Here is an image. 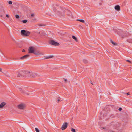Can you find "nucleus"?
<instances>
[{"mask_svg":"<svg viewBox=\"0 0 132 132\" xmlns=\"http://www.w3.org/2000/svg\"><path fill=\"white\" fill-rule=\"evenodd\" d=\"M24 73H26V75L31 78H35L39 76V75L36 73L33 72L31 71H25Z\"/></svg>","mask_w":132,"mask_h":132,"instance_id":"1","label":"nucleus"},{"mask_svg":"<svg viewBox=\"0 0 132 132\" xmlns=\"http://www.w3.org/2000/svg\"><path fill=\"white\" fill-rule=\"evenodd\" d=\"M21 35L27 37L29 36L30 34V32L25 30H21Z\"/></svg>","mask_w":132,"mask_h":132,"instance_id":"2","label":"nucleus"},{"mask_svg":"<svg viewBox=\"0 0 132 132\" xmlns=\"http://www.w3.org/2000/svg\"><path fill=\"white\" fill-rule=\"evenodd\" d=\"M26 107L25 104L23 103L20 104L17 106V107L19 109L21 110H24Z\"/></svg>","mask_w":132,"mask_h":132,"instance_id":"3","label":"nucleus"},{"mask_svg":"<svg viewBox=\"0 0 132 132\" xmlns=\"http://www.w3.org/2000/svg\"><path fill=\"white\" fill-rule=\"evenodd\" d=\"M25 71H21L19 72L17 74V76L19 77L25 76L26 75V73H24Z\"/></svg>","mask_w":132,"mask_h":132,"instance_id":"4","label":"nucleus"},{"mask_svg":"<svg viewBox=\"0 0 132 132\" xmlns=\"http://www.w3.org/2000/svg\"><path fill=\"white\" fill-rule=\"evenodd\" d=\"M50 43L51 44L55 46H58L59 45V43L53 40H51L50 41Z\"/></svg>","mask_w":132,"mask_h":132,"instance_id":"5","label":"nucleus"},{"mask_svg":"<svg viewBox=\"0 0 132 132\" xmlns=\"http://www.w3.org/2000/svg\"><path fill=\"white\" fill-rule=\"evenodd\" d=\"M29 53H33L35 52L34 48L33 47H29Z\"/></svg>","mask_w":132,"mask_h":132,"instance_id":"6","label":"nucleus"},{"mask_svg":"<svg viewBox=\"0 0 132 132\" xmlns=\"http://www.w3.org/2000/svg\"><path fill=\"white\" fill-rule=\"evenodd\" d=\"M34 54L36 55H38L39 56L43 54V53L39 50L35 51L34 52Z\"/></svg>","mask_w":132,"mask_h":132,"instance_id":"7","label":"nucleus"},{"mask_svg":"<svg viewBox=\"0 0 132 132\" xmlns=\"http://www.w3.org/2000/svg\"><path fill=\"white\" fill-rule=\"evenodd\" d=\"M68 123L67 122L64 123L61 127V129L62 130H65L67 127Z\"/></svg>","mask_w":132,"mask_h":132,"instance_id":"8","label":"nucleus"},{"mask_svg":"<svg viewBox=\"0 0 132 132\" xmlns=\"http://www.w3.org/2000/svg\"><path fill=\"white\" fill-rule=\"evenodd\" d=\"M6 103L5 102H2L0 104V108L3 107L5 105H6Z\"/></svg>","mask_w":132,"mask_h":132,"instance_id":"9","label":"nucleus"},{"mask_svg":"<svg viewBox=\"0 0 132 132\" xmlns=\"http://www.w3.org/2000/svg\"><path fill=\"white\" fill-rule=\"evenodd\" d=\"M29 55H26L24 56L21 57V59L22 60H23L25 59H26L29 56Z\"/></svg>","mask_w":132,"mask_h":132,"instance_id":"10","label":"nucleus"},{"mask_svg":"<svg viewBox=\"0 0 132 132\" xmlns=\"http://www.w3.org/2000/svg\"><path fill=\"white\" fill-rule=\"evenodd\" d=\"M115 9L117 11H119L120 10V7L119 5L116 6L114 7Z\"/></svg>","mask_w":132,"mask_h":132,"instance_id":"11","label":"nucleus"},{"mask_svg":"<svg viewBox=\"0 0 132 132\" xmlns=\"http://www.w3.org/2000/svg\"><path fill=\"white\" fill-rule=\"evenodd\" d=\"M19 89L20 91L22 93H25L26 92V90L24 89H23L21 88H19Z\"/></svg>","mask_w":132,"mask_h":132,"instance_id":"12","label":"nucleus"},{"mask_svg":"<svg viewBox=\"0 0 132 132\" xmlns=\"http://www.w3.org/2000/svg\"><path fill=\"white\" fill-rule=\"evenodd\" d=\"M72 38L75 40L76 41V42L78 41V40L77 39V38L74 36H72Z\"/></svg>","mask_w":132,"mask_h":132,"instance_id":"13","label":"nucleus"},{"mask_svg":"<svg viewBox=\"0 0 132 132\" xmlns=\"http://www.w3.org/2000/svg\"><path fill=\"white\" fill-rule=\"evenodd\" d=\"M77 21H78L80 22H82L84 23V20L82 19H77Z\"/></svg>","mask_w":132,"mask_h":132,"instance_id":"14","label":"nucleus"},{"mask_svg":"<svg viewBox=\"0 0 132 132\" xmlns=\"http://www.w3.org/2000/svg\"><path fill=\"white\" fill-rule=\"evenodd\" d=\"M71 130L72 132H75V129L72 128L71 129Z\"/></svg>","mask_w":132,"mask_h":132,"instance_id":"15","label":"nucleus"},{"mask_svg":"<svg viewBox=\"0 0 132 132\" xmlns=\"http://www.w3.org/2000/svg\"><path fill=\"white\" fill-rule=\"evenodd\" d=\"M27 21L26 20H24L22 21V22L24 23H26L27 22Z\"/></svg>","mask_w":132,"mask_h":132,"instance_id":"16","label":"nucleus"},{"mask_svg":"<svg viewBox=\"0 0 132 132\" xmlns=\"http://www.w3.org/2000/svg\"><path fill=\"white\" fill-rule=\"evenodd\" d=\"M35 130L36 132H39V130L38 128H35Z\"/></svg>","mask_w":132,"mask_h":132,"instance_id":"17","label":"nucleus"},{"mask_svg":"<svg viewBox=\"0 0 132 132\" xmlns=\"http://www.w3.org/2000/svg\"><path fill=\"white\" fill-rule=\"evenodd\" d=\"M101 129H106V128L105 127H101Z\"/></svg>","mask_w":132,"mask_h":132,"instance_id":"18","label":"nucleus"},{"mask_svg":"<svg viewBox=\"0 0 132 132\" xmlns=\"http://www.w3.org/2000/svg\"><path fill=\"white\" fill-rule=\"evenodd\" d=\"M113 45H117V43H115V42H113H113H112V43Z\"/></svg>","mask_w":132,"mask_h":132,"instance_id":"19","label":"nucleus"},{"mask_svg":"<svg viewBox=\"0 0 132 132\" xmlns=\"http://www.w3.org/2000/svg\"><path fill=\"white\" fill-rule=\"evenodd\" d=\"M15 17L17 19H19V16L18 15H15Z\"/></svg>","mask_w":132,"mask_h":132,"instance_id":"20","label":"nucleus"},{"mask_svg":"<svg viewBox=\"0 0 132 132\" xmlns=\"http://www.w3.org/2000/svg\"><path fill=\"white\" fill-rule=\"evenodd\" d=\"M83 62L85 63H87V61L85 60H83Z\"/></svg>","mask_w":132,"mask_h":132,"instance_id":"21","label":"nucleus"},{"mask_svg":"<svg viewBox=\"0 0 132 132\" xmlns=\"http://www.w3.org/2000/svg\"><path fill=\"white\" fill-rule=\"evenodd\" d=\"M9 4H12V2L11 1H9Z\"/></svg>","mask_w":132,"mask_h":132,"instance_id":"22","label":"nucleus"},{"mask_svg":"<svg viewBox=\"0 0 132 132\" xmlns=\"http://www.w3.org/2000/svg\"><path fill=\"white\" fill-rule=\"evenodd\" d=\"M122 110V109L121 108H119L118 109V110H119V111H121V110Z\"/></svg>","mask_w":132,"mask_h":132,"instance_id":"23","label":"nucleus"},{"mask_svg":"<svg viewBox=\"0 0 132 132\" xmlns=\"http://www.w3.org/2000/svg\"><path fill=\"white\" fill-rule=\"evenodd\" d=\"M52 57H53V56H50V57H47L46 58V59H48V58H50Z\"/></svg>","mask_w":132,"mask_h":132,"instance_id":"24","label":"nucleus"},{"mask_svg":"<svg viewBox=\"0 0 132 132\" xmlns=\"http://www.w3.org/2000/svg\"><path fill=\"white\" fill-rule=\"evenodd\" d=\"M126 61L128 62L131 63V61L130 60H127Z\"/></svg>","mask_w":132,"mask_h":132,"instance_id":"25","label":"nucleus"},{"mask_svg":"<svg viewBox=\"0 0 132 132\" xmlns=\"http://www.w3.org/2000/svg\"><path fill=\"white\" fill-rule=\"evenodd\" d=\"M34 14H31V16H34Z\"/></svg>","mask_w":132,"mask_h":132,"instance_id":"26","label":"nucleus"},{"mask_svg":"<svg viewBox=\"0 0 132 132\" xmlns=\"http://www.w3.org/2000/svg\"><path fill=\"white\" fill-rule=\"evenodd\" d=\"M6 16L7 17H8V18H9V15H7V14H6Z\"/></svg>","mask_w":132,"mask_h":132,"instance_id":"27","label":"nucleus"},{"mask_svg":"<svg viewBox=\"0 0 132 132\" xmlns=\"http://www.w3.org/2000/svg\"><path fill=\"white\" fill-rule=\"evenodd\" d=\"M126 94L127 95H130V94L129 93V92H128V93H126Z\"/></svg>","mask_w":132,"mask_h":132,"instance_id":"28","label":"nucleus"},{"mask_svg":"<svg viewBox=\"0 0 132 132\" xmlns=\"http://www.w3.org/2000/svg\"><path fill=\"white\" fill-rule=\"evenodd\" d=\"M0 72H2V68H0Z\"/></svg>","mask_w":132,"mask_h":132,"instance_id":"29","label":"nucleus"},{"mask_svg":"<svg viewBox=\"0 0 132 132\" xmlns=\"http://www.w3.org/2000/svg\"><path fill=\"white\" fill-rule=\"evenodd\" d=\"M110 42H111V43H112V42H113V41L112 40H111V39H110Z\"/></svg>","mask_w":132,"mask_h":132,"instance_id":"30","label":"nucleus"},{"mask_svg":"<svg viewBox=\"0 0 132 132\" xmlns=\"http://www.w3.org/2000/svg\"><path fill=\"white\" fill-rule=\"evenodd\" d=\"M110 42H111V43H112V42H113V41L112 40H111V39H110Z\"/></svg>","mask_w":132,"mask_h":132,"instance_id":"31","label":"nucleus"},{"mask_svg":"<svg viewBox=\"0 0 132 132\" xmlns=\"http://www.w3.org/2000/svg\"><path fill=\"white\" fill-rule=\"evenodd\" d=\"M25 50H24V49H23L22 50V52H25Z\"/></svg>","mask_w":132,"mask_h":132,"instance_id":"32","label":"nucleus"},{"mask_svg":"<svg viewBox=\"0 0 132 132\" xmlns=\"http://www.w3.org/2000/svg\"><path fill=\"white\" fill-rule=\"evenodd\" d=\"M39 26H43V25H41V24H40L39 25Z\"/></svg>","mask_w":132,"mask_h":132,"instance_id":"33","label":"nucleus"},{"mask_svg":"<svg viewBox=\"0 0 132 132\" xmlns=\"http://www.w3.org/2000/svg\"><path fill=\"white\" fill-rule=\"evenodd\" d=\"M65 80V82H66V81H67V80H66V79H65V80Z\"/></svg>","mask_w":132,"mask_h":132,"instance_id":"34","label":"nucleus"},{"mask_svg":"<svg viewBox=\"0 0 132 132\" xmlns=\"http://www.w3.org/2000/svg\"><path fill=\"white\" fill-rule=\"evenodd\" d=\"M113 131H112L111 132V131H109V132H113Z\"/></svg>","mask_w":132,"mask_h":132,"instance_id":"35","label":"nucleus"},{"mask_svg":"<svg viewBox=\"0 0 132 132\" xmlns=\"http://www.w3.org/2000/svg\"><path fill=\"white\" fill-rule=\"evenodd\" d=\"M58 101H59V100L58 99L57 100Z\"/></svg>","mask_w":132,"mask_h":132,"instance_id":"36","label":"nucleus"}]
</instances>
